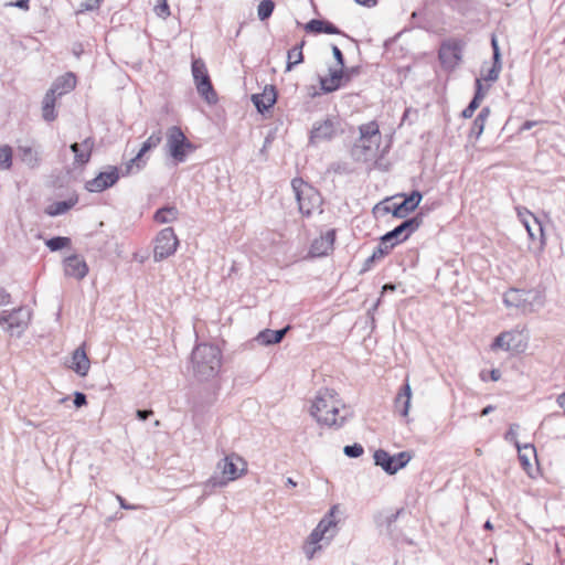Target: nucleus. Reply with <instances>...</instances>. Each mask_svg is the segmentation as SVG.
Masks as SVG:
<instances>
[{
    "label": "nucleus",
    "instance_id": "nucleus-1",
    "mask_svg": "<svg viewBox=\"0 0 565 565\" xmlns=\"http://www.w3.org/2000/svg\"><path fill=\"white\" fill-rule=\"evenodd\" d=\"M310 414L320 425L341 427L349 416V409L340 404L333 391L324 388L318 392Z\"/></svg>",
    "mask_w": 565,
    "mask_h": 565
},
{
    "label": "nucleus",
    "instance_id": "nucleus-2",
    "mask_svg": "<svg viewBox=\"0 0 565 565\" xmlns=\"http://www.w3.org/2000/svg\"><path fill=\"white\" fill-rule=\"evenodd\" d=\"M191 362L194 376L199 381H209L220 372L222 352L217 345L200 343L192 351Z\"/></svg>",
    "mask_w": 565,
    "mask_h": 565
},
{
    "label": "nucleus",
    "instance_id": "nucleus-3",
    "mask_svg": "<svg viewBox=\"0 0 565 565\" xmlns=\"http://www.w3.org/2000/svg\"><path fill=\"white\" fill-rule=\"evenodd\" d=\"M216 467L222 476H212L209 478L204 483L205 489L213 490L215 488H223L230 481L238 479L246 472L245 460L236 454L225 456L217 462Z\"/></svg>",
    "mask_w": 565,
    "mask_h": 565
},
{
    "label": "nucleus",
    "instance_id": "nucleus-4",
    "mask_svg": "<svg viewBox=\"0 0 565 565\" xmlns=\"http://www.w3.org/2000/svg\"><path fill=\"white\" fill-rule=\"evenodd\" d=\"M507 307H514L523 313L540 310L545 303V295L540 289H509L503 296Z\"/></svg>",
    "mask_w": 565,
    "mask_h": 565
},
{
    "label": "nucleus",
    "instance_id": "nucleus-5",
    "mask_svg": "<svg viewBox=\"0 0 565 565\" xmlns=\"http://www.w3.org/2000/svg\"><path fill=\"white\" fill-rule=\"evenodd\" d=\"M291 188L298 202L299 212L310 216L315 211L321 212L322 198L320 193L300 178L291 181Z\"/></svg>",
    "mask_w": 565,
    "mask_h": 565
},
{
    "label": "nucleus",
    "instance_id": "nucleus-6",
    "mask_svg": "<svg viewBox=\"0 0 565 565\" xmlns=\"http://www.w3.org/2000/svg\"><path fill=\"white\" fill-rule=\"evenodd\" d=\"M168 153L177 163L184 162L188 151L193 150V145L186 139L183 131L178 126H172L167 132Z\"/></svg>",
    "mask_w": 565,
    "mask_h": 565
},
{
    "label": "nucleus",
    "instance_id": "nucleus-7",
    "mask_svg": "<svg viewBox=\"0 0 565 565\" xmlns=\"http://www.w3.org/2000/svg\"><path fill=\"white\" fill-rule=\"evenodd\" d=\"M192 75L199 95L203 97L207 104H215L217 102V95L211 83L205 63L201 58L192 62Z\"/></svg>",
    "mask_w": 565,
    "mask_h": 565
},
{
    "label": "nucleus",
    "instance_id": "nucleus-8",
    "mask_svg": "<svg viewBox=\"0 0 565 565\" xmlns=\"http://www.w3.org/2000/svg\"><path fill=\"white\" fill-rule=\"evenodd\" d=\"M373 458L376 466H380L386 473L394 475L406 467L412 459V455L408 451L390 455L386 450L379 449L374 452Z\"/></svg>",
    "mask_w": 565,
    "mask_h": 565
},
{
    "label": "nucleus",
    "instance_id": "nucleus-9",
    "mask_svg": "<svg viewBox=\"0 0 565 565\" xmlns=\"http://www.w3.org/2000/svg\"><path fill=\"white\" fill-rule=\"evenodd\" d=\"M179 245V239L172 227H166L156 237L153 258L159 262L173 255Z\"/></svg>",
    "mask_w": 565,
    "mask_h": 565
},
{
    "label": "nucleus",
    "instance_id": "nucleus-10",
    "mask_svg": "<svg viewBox=\"0 0 565 565\" xmlns=\"http://www.w3.org/2000/svg\"><path fill=\"white\" fill-rule=\"evenodd\" d=\"M340 130V121L337 118H326L324 120L313 124L310 131V145H319L321 142L332 140Z\"/></svg>",
    "mask_w": 565,
    "mask_h": 565
},
{
    "label": "nucleus",
    "instance_id": "nucleus-11",
    "mask_svg": "<svg viewBox=\"0 0 565 565\" xmlns=\"http://www.w3.org/2000/svg\"><path fill=\"white\" fill-rule=\"evenodd\" d=\"M30 319L31 312L24 307H19L11 311H2L0 313V326L6 323L7 331L20 334L28 327Z\"/></svg>",
    "mask_w": 565,
    "mask_h": 565
},
{
    "label": "nucleus",
    "instance_id": "nucleus-12",
    "mask_svg": "<svg viewBox=\"0 0 565 565\" xmlns=\"http://www.w3.org/2000/svg\"><path fill=\"white\" fill-rule=\"evenodd\" d=\"M161 140V130L154 131L152 135H150L142 143L138 153L126 163L124 174H132L140 171L146 166V160L143 159L145 153L158 147Z\"/></svg>",
    "mask_w": 565,
    "mask_h": 565
},
{
    "label": "nucleus",
    "instance_id": "nucleus-13",
    "mask_svg": "<svg viewBox=\"0 0 565 565\" xmlns=\"http://www.w3.org/2000/svg\"><path fill=\"white\" fill-rule=\"evenodd\" d=\"M403 198L401 203H393L384 206L386 213H392L394 217L405 218L413 212L420 203L423 195L419 191L415 190L411 194H398Z\"/></svg>",
    "mask_w": 565,
    "mask_h": 565
},
{
    "label": "nucleus",
    "instance_id": "nucleus-14",
    "mask_svg": "<svg viewBox=\"0 0 565 565\" xmlns=\"http://www.w3.org/2000/svg\"><path fill=\"white\" fill-rule=\"evenodd\" d=\"M423 223L422 215H415L403 221L399 225L385 234V241L398 244L406 241L414 232H416Z\"/></svg>",
    "mask_w": 565,
    "mask_h": 565
},
{
    "label": "nucleus",
    "instance_id": "nucleus-15",
    "mask_svg": "<svg viewBox=\"0 0 565 565\" xmlns=\"http://www.w3.org/2000/svg\"><path fill=\"white\" fill-rule=\"evenodd\" d=\"M381 139H364L359 137L351 150L355 161L367 162L376 157Z\"/></svg>",
    "mask_w": 565,
    "mask_h": 565
},
{
    "label": "nucleus",
    "instance_id": "nucleus-16",
    "mask_svg": "<svg viewBox=\"0 0 565 565\" xmlns=\"http://www.w3.org/2000/svg\"><path fill=\"white\" fill-rule=\"evenodd\" d=\"M119 179L118 169L109 167L108 171L100 172L97 177L89 180L85 184V189L89 192H103L113 186Z\"/></svg>",
    "mask_w": 565,
    "mask_h": 565
},
{
    "label": "nucleus",
    "instance_id": "nucleus-17",
    "mask_svg": "<svg viewBox=\"0 0 565 565\" xmlns=\"http://www.w3.org/2000/svg\"><path fill=\"white\" fill-rule=\"evenodd\" d=\"M88 273V266L83 257L72 255L64 259V274L75 279H83Z\"/></svg>",
    "mask_w": 565,
    "mask_h": 565
},
{
    "label": "nucleus",
    "instance_id": "nucleus-18",
    "mask_svg": "<svg viewBox=\"0 0 565 565\" xmlns=\"http://www.w3.org/2000/svg\"><path fill=\"white\" fill-rule=\"evenodd\" d=\"M439 60L444 66H456L461 60L460 44L457 42L443 43L439 50Z\"/></svg>",
    "mask_w": 565,
    "mask_h": 565
},
{
    "label": "nucleus",
    "instance_id": "nucleus-19",
    "mask_svg": "<svg viewBox=\"0 0 565 565\" xmlns=\"http://www.w3.org/2000/svg\"><path fill=\"white\" fill-rule=\"evenodd\" d=\"M335 231L329 230L326 234L315 239L310 246V254L316 257L326 256L333 249Z\"/></svg>",
    "mask_w": 565,
    "mask_h": 565
},
{
    "label": "nucleus",
    "instance_id": "nucleus-20",
    "mask_svg": "<svg viewBox=\"0 0 565 565\" xmlns=\"http://www.w3.org/2000/svg\"><path fill=\"white\" fill-rule=\"evenodd\" d=\"M276 99L277 92L273 85L265 86L262 94L252 95V102L260 114H264L266 110L273 107L276 103Z\"/></svg>",
    "mask_w": 565,
    "mask_h": 565
},
{
    "label": "nucleus",
    "instance_id": "nucleus-21",
    "mask_svg": "<svg viewBox=\"0 0 565 565\" xmlns=\"http://www.w3.org/2000/svg\"><path fill=\"white\" fill-rule=\"evenodd\" d=\"M76 86V76L74 73L68 72L60 77H57L51 88L47 90L53 93L56 97H61L70 92H72Z\"/></svg>",
    "mask_w": 565,
    "mask_h": 565
},
{
    "label": "nucleus",
    "instance_id": "nucleus-22",
    "mask_svg": "<svg viewBox=\"0 0 565 565\" xmlns=\"http://www.w3.org/2000/svg\"><path fill=\"white\" fill-rule=\"evenodd\" d=\"M70 148L74 153L75 163L84 166L90 160L92 151L94 148V140L93 138L88 137L84 139L81 143H72Z\"/></svg>",
    "mask_w": 565,
    "mask_h": 565
},
{
    "label": "nucleus",
    "instance_id": "nucleus-23",
    "mask_svg": "<svg viewBox=\"0 0 565 565\" xmlns=\"http://www.w3.org/2000/svg\"><path fill=\"white\" fill-rule=\"evenodd\" d=\"M412 398V388L406 380L394 398V408L402 417H407Z\"/></svg>",
    "mask_w": 565,
    "mask_h": 565
},
{
    "label": "nucleus",
    "instance_id": "nucleus-24",
    "mask_svg": "<svg viewBox=\"0 0 565 565\" xmlns=\"http://www.w3.org/2000/svg\"><path fill=\"white\" fill-rule=\"evenodd\" d=\"M90 362L84 349V344L78 347L72 354V363L70 367L79 376L87 375Z\"/></svg>",
    "mask_w": 565,
    "mask_h": 565
},
{
    "label": "nucleus",
    "instance_id": "nucleus-25",
    "mask_svg": "<svg viewBox=\"0 0 565 565\" xmlns=\"http://www.w3.org/2000/svg\"><path fill=\"white\" fill-rule=\"evenodd\" d=\"M290 329L289 326L282 328V329H279V330H271V329H265L263 331H260L256 337H255V341L260 344V345H264V347H268V345H271V344H277V343H280L282 341V339L285 338L286 333L288 332V330Z\"/></svg>",
    "mask_w": 565,
    "mask_h": 565
},
{
    "label": "nucleus",
    "instance_id": "nucleus-26",
    "mask_svg": "<svg viewBox=\"0 0 565 565\" xmlns=\"http://www.w3.org/2000/svg\"><path fill=\"white\" fill-rule=\"evenodd\" d=\"M344 76L345 73L341 68L330 70V75L328 77H320L321 90L326 94L335 92L343 86Z\"/></svg>",
    "mask_w": 565,
    "mask_h": 565
},
{
    "label": "nucleus",
    "instance_id": "nucleus-27",
    "mask_svg": "<svg viewBox=\"0 0 565 565\" xmlns=\"http://www.w3.org/2000/svg\"><path fill=\"white\" fill-rule=\"evenodd\" d=\"M308 33L343 34L333 23L327 20L312 19L305 25Z\"/></svg>",
    "mask_w": 565,
    "mask_h": 565
},
{
    "label": "nucleus",
    "instance_id": "nucleus-28",
    "mask_svg": "<svg viewBox=\"0 0 565 565\" xmlns=\"http://www.w3.org/2000/svg\"><path fill=\"white\" fill-rule=\"evenodd\" d=\"M339 510L338 505H332L329 512L320 520L316 527L320 529L321 532L328 535L327 540L330 542L335 535V513Z\"/></svg>",
    "mask_w": 565,
    "mask_h": 565
},
{
    "label": "nucleus",
    "instance_id": "nucleus-29",
    "mask_svg": "<svg viewBox=\"0 0 565 565\" xmlns=\"http://www.w3.org/2000/svg\"><path fill=\"white\" fill-rule=\"evenodd\" d=\"M519 335V333L512 331L502 332L494 339L492 349H502L505 351L518 350L520 345L515 342V339Z\"/></svg>",
    "mask_w": 565,
    "mask_h": 565
},
{
    "label": "nucleus",
    "instance_id": "nucleus-30",
    "mask_svg": "<svg viewBox=\"0 0 565 565\" xmlns=\"http://www.w3.org/2000/svg\"><path fill=\"white\" fill-rule=\"evenodd\" d=\"M57 97L53 93L46 92L42 102V117L45 121L51 122L56 119L55 102Z\"/></svg>",
    "mask_w": 565,
    "mask_h": 565
},
{
    "label": "nucleus",
    "instance_id": "nucleus-31",
    "mask_svg": "<svg viewBox=\"0 0 565 565\" xmlns=\"http://www.w3.org/2000/svg\"><path fill=\"white\" fill-rule=\"evenodd\" d=\"M179 216V211L175 206H163L154 213V221L160 224L174 222Z\"/></svg>",
    "mask_w": 565,
    "mask_h": 565
},
{
    "label": "nucleus",
    "instance_id": "nucleus-32",
    "mask_svg": "<svg viewBox=\"0 0 565 565\" xmlns=\"http://www.w3.org/2000/svg\"><path fill=\"white\" fill-rule=\"evenodd\" d=\"M18 150H19L20 158H21L22 162H24L28 167L35 168L39 166V163H40L39 153L32 147L20 146L18 148Z\"/></svg>",
    "mask_w": 565,
    "mask_h": 565
},
{
    "label": "nucleus",
    "instance_id": "nucleus-33",
    "mask_svg": "<svg viewBox=\"0 0 565 565\" xmlns=\"http://www.w3.org/2000/svg\"><path fill=\"white\" fill-rule=\"evenodd\" d=\"M518 430H519V425L511 424L508 431L504 435V439L507 441L513 443L519 451L524 450L526 452L535 455V447L533 445L525 444L523 447L520 446V444L518 441Z\"/></svg>",
    "mask_w": 565,
    "mask_h": 565
},
{
    "label": "nucleus",
    "instance_id": "nucleus-34",
    "mask_svg": "<svg viewBox=\"0 0 565 565\" xmlns=\"http://www.w3.org/2000/svg\"><path fill=\"white\" fill-rule=\"evenodd\" d=\"M305 45V41H301L298 45L290 49L287 53V65L286 71L289 72L292 70L295 65L302 63L303 53L302 47Z\"/></svg>",
    "mask_w": 565,
    "mask_h": 565
},
{
    "label": "nucleus",
    "instance_id": "nucleus-35",
    "mask_svg": "<svg viewBox=\"0 0 565 565\" xmlns=\"http://www.w3.org/2000/svg\"><path fill=\"white\" fill-rule=\"evenodd\" d=\"M359 137L364 139H382L379 124L375 120L359 126Z\"/></svg>",
    "mask_w": 565,
    "mask_h": 565
},
{
    "label": "nucleus",
    "instance_id": "nucleus-36",
    "mask_svg": "<svg viewBox=\"0 0 565 565\" xmlns=\"http://www.w3.org/2000/svg\"><path fill=\"white\" fill-rule=\"evenodd\" d=\"M76 203V200L57 201L52 203L46 209V214L50 216H57L66 213Z\"/></svg>",
    "mask_w": 565,
    "mask_h": 565
},
{
    "label": "nucleus",
    "instance_id": "nucleus-37",
    "mask_svg": "<svg viewBox=\"0 0 565 565\" xmlns=\"http://www.w3.org/2000/svg\"><path fill=\"white\" fill-rule=\"evenodd\" d=\"M275 9V2L273 0H262L257 7V17L260 21H265L270 18Z\"/></svg>",
    "mask_w": 565,
    "mask_h": 565
},
{
    "label": "nucleus",
    "instance_id": "nucleus-38",
    "mask_svg": "<svg viewBox=\"0 0 565 565\" xmlns=\"http://www.w3.org/2000/svg\"><path fill=\"white\" fill-rule=\"evenodd\" d=\"M395 246V243L385 241V234L381 237L379 245L374 248L373 254L379 258H384Z\"/></svg>",
    "mask_w": 565,
    "mask_h": 565
},
{
    "label": "nucleus",
    "instance_id": "nucleus-39",
    "mask_svg": "<svg viewBox=\"0 0 565 565\" xmlns=\"http://www.w3.org/2000/svg\"><path fill=\"white\" fill-rule=\"evenodd\" d=\"M12 166V149L10 146L0 147V170L10 169Z\"/></svg>",
    "mask_w": 565,
    "mask_h": 565
},
{
    "label": "nucleus",
    "instance_id": "nucleus-40",
    "mask_svg": "<svg viewBox=\"0 0 565 565\" xmlns=\"http://www.w3.org/2000/svg\"><path fill=\"white\" fill-rule=\"evenodd\" d=\"M71 244V238L64 236H55L46 241V246L52 250L56 252Z\"/></svg>",
    "mask_w": 565,
    "mask_h": 565
},
{
    "label": "nucleus",
    "instance_id": "nucleus-41",
    "mask_svg": "<svg viewBox=\"0 0 565 565\" xmlns=\"http://www.w3.org/2000/svg\"><path fill=\"white\" fill-rule=\"evenodd\" d=\"M102 0H85L79 3L78 8L76 9L75 13L81 14L86 11H95L98 10L100 7Z\"/></svg>",
    "mask_w": 565,
    "mask_h": 565
},
{
    "label": "nucleus",
    "instance_id": "nucleus-42",
    "mask_svg": "<svg viewBox=\"0 0 565 565\" xmlns=\"http://www.w3.org/2000/svg\"><path fill=\"white\" fill-rule=\"evenodd\" d=\"M501 68L502 62L493 61L492 66L488 70L487 74L483 76V79L486 82H495L499 78Z\"/></svg>",
    "mask_w": 565,
    "mask_h": 565
},
{
    "label": "nucleus",
    "instance_id": "nucleus-43",
    "mask_svg": "<svg viewBox=\"0 0 565 565\" xmlns=\"http://www.w3.org/2000/svg\"><path fill=\"white\" fill-rule=\"evenodd\" d=\"M343 452L345 454V456H348L350 458H359L360 456L363 455L364 449L360 444H353V445H347L343 448Z\"/></svg>",
    "mask_w": 565,
    "mask_h": 565
},
{
    "label": "nucleus",
    "instance_id": "nucleus-44",
    "mask_svg": "<svg viewBox=\"0 0 565 565\" xmlns=\"http://www.w3.org/2000/svg\"><path fill=\"white\" fill-rule=\"evenodd\" d=\"M322 546L317 543H311V541L306 540L303 544V553L307 556L308 559H312L318 551H320Z\"/></svg>",
    "mask_w": 565,
    "mask_h": 565
},
{
    "label": "nucleus",
    "instance_id": "nucleus-45",
    "mask_svg": "<svg viewBox=\"0 0 565 565\" xmlns=\"http://www.w3.org/2000/svg\"><path fill=\"white\" fill-rule=\"evenodd\" d=\"M486 121H480V118L476 117L470 129V136L478 139L483 132Z\"/></svg>",
    "mask_w": 565,
    "mask_h": 565
},
{
    "label": "nucleus",
    "instance_id": "nucleus-46",
    "mask_svg": "<svg viewBox=\"0 0 565 565\" xmlns=\"http://www.w3.org/2000/svg\"><path fill=\"white\" fill-rule=\"evenodd\" d=\"M156 14L162 19H166L170 15V9L167 3V0H161V2L154 8Z\"/></svg>",
    "mask_w": 565,
    "mask_h": 565
},
{
    "label": "nucleus",
    "instance_id": "nucleus-47",
    "mask_svg": "<svg viewBox=\"0 0 565 565\" xmlns=\"http://www.w3.org/2000/svg\"><path fill=\"white\" fill-rule=\"evenodd\" d=\"M327 537H328V535L324 534L323 532H321L320 529L315 527L312 530V532L309 534V536L307 537V540L311 541V543L319 544L322 540H324Z\"/></svg>",
    "mask_w": 565,
    "mask_h": 565
},
{
    "label": "nucleus",
    "instance_id": "nucleus-48",
    "mask_svg": "<svg viewBox=\"0 0 565 565\" xmlns=\"http://www.w3.org/2000/svg\"><path fill=\"white\" fill-rule=\"evenodd\" d=\"M487 94V89H483V85L481 83V78H476V92L472 99H477V102L481 103Z\"/></svg>",
    "mask_w": 565,
    "mask_h": 565
},
{
    "label": "nucleus",
    "instance_id": "nucleus-49",
    "mask_svg": "<svg viewBox=\"0 0 565 565\" xmlns=\"http://www.w3.org/2000/svg\"><path fill=\"white\" fill-rule=\"evenodd\" d=\"M480 106V103L477 102V99H471L469 105L462 110V117L463 118H470L472 117L476 109Z\"/></svg>",
    "mask_w": 565,
    "mask_h": 565
},
{
    "label": "nucleus",
    "instance_id": "nucleus-50",
    "mask_svg": "<svg viewBox=\"0 0 565 565\" xmlns=\"http://www.w3.org/2000/svg\"><path fill=\"white\" fill-rule=\"evenodd\" d=\"M332 54L339 65V68L343 70L344 56H343V53L341 52V50L337 45H332Z\"/></svg>",
    "mask_w": 565,
    "mask_h": 565
},
{
    "label": "nucleus",
    "instance_id": "nucleus-51",
    "mask_svg": "<svg viewBox=\"0 0 565 565\" xmlns=\"http://www.w3.org/2000/svg\"><path fill=\"white\" fill-rule=\"evenodd\" d=\"M73 403H74L75 407H77V408L86 405L87 404L86 395L82 392H76L74 394Z\"/></svg>",
    "mask_w": 565,
    "mask_h": 565
},
{
    "label": "nucleus",
    "instance_id": "nucleus-52",
    "mask_svg": "<svg viewBox=\"0 0 565 565\" xmlns=\"http://www.w3.org/2000/svg\"><path fill=\"white\" fill-rule=\"evenodd\" d=\"M491 46H492V51H493V61L501 62L500 47L498 44V40L494 35L491 38Z\"/></svg>",
    "mask_w": 565,
    "mask_h": 565
},
{
    "label": "nucleus",
    "instance_id": "nucleus-53",
    "mask_svg": "<svg viewBox=\"0 0 565 565\" xmlns=\"http://www.w3.org/2000/svg\"><path fill=\"white\" fill-rule=\"evenodd\" d=\"M377 260H380V259H379V258H377V257L372 253V255H371V256H369V257L365 259V262H364V264H363V267H362V269H361V273H364V271L370 270V269L372 268L373 264H374L375 262H377Z\"/></svg>",
    "mask_w": 565,
    "mask_h": 565
},
{
    "label": "nucleus",
    "instance_id": "nucleus-54",
    "mask_svg": "<svg viewBox=\"0 0 565 565\" xmlns=\"http://www.w3.org/2000/svg\"><path fill=\"white\" fill-rule=\"evenodd\" d=\"M11 296L10 294L2 287H0V306H6L10 303Z\"/></svg>",
    "mask_w": 565,
    "mask_h": 565
},
{
    "label": "nucleus",
    "instance_id": "nucleus-55",
    "mask_svg": "<svg viewBox=\"0 0 565 565\" xmlns=\"http://www.w3.org/2000/svg\"><path fill=\"white\" fill-rule=\"evenodd\" d=\"M120 507L125 510H137L139 507L138 505H134V504H129L126 502V500L121 497V495H116Z\"/></svg>",
    "mask_w": 565,
    "mask_h": 565
},
{
    "label": "nucleus",
    "instance_id": "nucleus-56",
    "mask_svg": "<svg viewBox=\"0 0 565 565\" xmlns=\"http://www.w3.org/2000/svg\"><path fill=\"white\" fill-rule=\"evenodd\" d=\"M152 414L153 412L151 409H138L136 413L137 418L140 420L148 419Z\"/></svg>",
    "mask_w": 565,
    "mask_h": 565
},
{
    "label": "nucleus",
    "instance_id": "nucleus-57",
    "mask_svg": "<svg viewBox=\"0 0 565 565\" xmlns=\"http://www.w3.org/2000/svg\"><path fill=\"white\" fill-rule=\"evenodd\" d=\"M29 1L30 0H17L15 2L8 3V6L17 7V8L22 9V10H28L29 9Z\"/></svg>",
    "mask_w": 565,
    "mask_h": 565
},
{
    "label": "nucleus",
    "instance_id": "nucleus-58",
    "mask_svg": "<svg viewBox=\"0 0 565 565\" xmlns=\"http://www.w3.org/2000/svg\"><path fill=\"white\" fill-rule=\"evenodd\" d=\"M489 115H490V108L483 107L477 117L480 118V121H487Z\"/></svg>",
    "mask_w": 565,
    "mask_h": 565
},
{
    "label": "nucleus",
    "instance_id": "nucleus-59",
    "mask_svg": "<svg viewBox=\"0 0 565 565\" xmlns=\"http://www.w3.org/2000/svg\"><path fill=\"white\" fill-rule=\"evenodd\" d=\"M354 1L359 4L367 7V8H372V7L376 6V3H377V0H354Z\"/></svg>",
    "mask_w": 565,
    "mask_h": 565
},
{
    "label": "nucleus",
    "instance_id": "nucleus-60",
    "mask_svg": "<svg viewBox=\"0 0 565 565\" xmlns=\"http://www.w3.org/2000/svg\"><path fill=\"white\" fill-rule=\"evenodd\" d=\"M556 402H557L558 406H559L561 408H563V411H564V415H565V392H564V393H562V394H559V395L557 396Z\"/></svg>",
    "mask_w": 565,
    "mask_h": 565
},
{
    "label": "nucleus",
    "instance_id": "nucleus-61",
    "mask_svg": "<svg viewBox=\"0 0 565 565\" xmlns=\"http://www.w3.org/2000/svg\"><path fill=\"white\" fill-rule=\"evenodd\" d=\"M354 72H355V70H354V68H351V70L344 71L345 76H344V78H343V85H345L348 82H350V81H351V77H352V75H353V73H354Z\"/></svg>",
    "mask_w": 565,
    "mask_h": 565
},
{
    "label": "nucleus",
    "instance_id": "nucleus-62",
    "mask_svg": "<svg viewBox=\"0 0 565 565\" xmlns=\"http://www.w3.org/2000/svg\"><path fill=\"white\" fill-rule=\"evenodd\" d=\"M519 459L521 460L522 465L530 466L527 454H522V450L519 451Z\"/></svg>",
    "mask_w": 565,
    "mask_h": 565
},
{
    "label": "nucleus",
    "instance_id": "nucleus-63",
    "mask_svg": "<svg viewBox=\"0 0 565 565\" xmlns=\"http://www.w3.org/2000/svg\"><path fill=\"white\" fill-rule=\"evenodd\" d=\"M536 125V121H531V120H527L525 121L522 126H521V130H530L531 128H533L534 126Z\"/></svg>",
    "mask_w": 565,
    "mask_h": 565
},
{
    "label": "nucleus",
    "instance_id": "nucleus-64",
    "mask_svg": "<svg viewBox=\"0 0 565 565\" xmlns=\"http://www.w3.org/2000/svg\"><path fill=\"white\" fill-rule=\"evenodd\" d=\"M494 408H495V407H494L493 405H488V406H486V407L481 411L480 415H481V416H487V415H489L490 413H492V412L494 411Z\"/></svg>",
    "mask_w": 565,
    "mask_h": 565
}]
</instances>
